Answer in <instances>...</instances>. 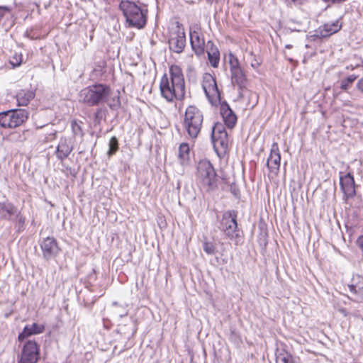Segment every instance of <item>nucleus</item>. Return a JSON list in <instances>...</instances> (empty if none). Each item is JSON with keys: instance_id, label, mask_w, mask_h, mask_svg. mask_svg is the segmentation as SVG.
I'll use <instances>...</instances> for the list:
<instances>
[{"instance_id": "obj_1", "label": "nucleus", "mask_w": 363, "mask_h": 363, "mask_svg": "<svg viewBox=\"0 0 363 363\" xmlns=\"http://www.w3.org/2000/svg\"><path fill=\"white\" fill-rule=\"evenodd\" d=\"M170 79L164 74L160 81V89L162 96L167 101L174 99L182 101L185 96V82L182 69L177 65L169 68Z\"/></svg>"}, {"instance_id": "obj_2", "label": "nucleus", "mask_w": 363, "mask_h": 363, "mask_svg": "<svg viewBox=\"0 0 363 363\" xmlns=\"http://www.w3.org/2000/svg\"><path fill=\"white\" fill-rule=\"evenodd\" d=\"M111 90L110 87L104 84H94L82 89L79 94V101L87 106H96L107 104L111 109L119 106L120 101L118 98L108 103Z\"/></svg>"}, {"instance_id": "obj_3", "label": "nucleus", "mask_w": 363, "mask_h": 363, "mask_svg": "<svg viewBox=\"0 0 363 363\" xmlns=\"http://www.w3.org/2000/svg\"><path fill=\"white\" fill-rule=\"evenodd\" d=\"M119 9L123 12L129 27L143 28L147 19V9H143L135 2L122 0Z\"/></svg>"}, {"instance_id": "obj_4", "label": "nucleus", "mask_w": 363, "mask_h": 363, "mask_svg": "<svg viewBox=\"0 0 363 363\" xmlns=\"http://www.w3.org/2000/svg\"><path fill=\"white\" fill-rule=\"evenodd\" d=\"M203 121V113L196 106L190 105L186 108L182 125L190 138H197L201 132Z\"/></svg>"}, {"instance_id": "obj_5", "label": "nucleus", "mask_w": 363, "mask_h": 363, "mask_svg": "<svg viewBox=\"0 0 363 363\" xmlns=\"http://www.w3.org/2000/svg\"><path fill=\"white\" fill-rule=\"evenodd\" d=\"M216 173L207 160H200L197 164L196 179L201 187L206 191L216 186Z\"/></svg>"}, {"instance_id": "obj_6", "label": "nucleus", "mask_w": 363, "mask_h": 363, "mask_svg": "<svg viewBox=\"0 0 363 363\" xmlns=\"http://www.w3.org/2000/svg\"><path fill=\"white\" fill-rule=\"evenodd\" d=\"M28 115V111L23 108L1 112L0 125L4 128H16L27 121Z\"/></svg>"}, {"instance_id": "obj_7", "label": "nucleus", "mask_w": 363, "mask_h": 363, "mask_svg": "<svg viewBox=\"0 0 363 363\" xmlns=\"http://www.w3.org/2000/svg\"><path fill=\"white\" fill-rule=\"evenodd\" d=\"M19 342L21 349L18 363H37L40 359V345L35 340Z\"/></svg>"}, {"instance_id": "obj_8", "label": "nucleus", "mask_w": 363, "mask_h": 363, "mask_svg": "<svg viewBox=\"0 0 363 363\" xmlns=\"http://www.w3.org/2000/svg\"><path fill=\"white\" fill-rule=\"evenodd\" d=\"M212 143L218 156L225 155L228 148V133L221 123H216L212 130Z\"/></svg>"}, {"instance_id": "obj_9", "label": "nucleus", "mask_w": 363, "mask_h": 363, "mask_svg": "<svg viewBox=\"0 0 363 363\" xmlns=\"http://www.w3.org/2000/svg\"><path fill=\"white\" fill-rule=\"evenodd\" d=\"M237 213L235 211H228L223 214L219 228L230 240L238 236Z\"/></svg>"}, {"instance_id": "obj_10", "label": "nucleus", "mask_w": 363, "mask_h": 363, "mask_svg": "<svg viewBox=\"0 0 363 363\" xmlns=\"http://www.w3.org/2000/svg\"><path fill=\"white\" fill-rule=\"evenodd\" d=\"M170 50L182 53L186 45V36L184 28L177 22L175 28L170 33L168 40Z\"/></svg>"}, {"instance_id": "obj_11", "label": "nucleus", "mask_w": 363, "mask_h": 363, "mask_svg": "<svg viewBox=\"0 0 363 363\" xmlns=\"http://www.w3.org/2000/svg\"><path fill=\"white\" fill-rule=\"evenodd\" d=\"M202 88L211 104H215L220 100V91L215 78L211 74H203Z\"/></svg>"}, {"instance_id": "obj_12", "label": "nucleus", "mask_w": 363, "mask_h": 363, "mask_svg": "<svg viewBox=\"0 0 363 363\" xmlns=\"http://www.w3.org/2000/svg\"><path fill=\"white\" fill-rule=\"evenodd\" d=\"M40 245L43 256L47 260L55 257L60 252V247L54 238L48 237L44 238Z\"/></svg>"}, {"instance_id": "obj_13", "label": "nucleus", "mask_w": 363, "mask_h": 363, "mask_svg": "<svg viewBox=\"0 0 363 363\" xmlns=\"http://www.w3.org/2000/svg\"><path fill=\"white\" fill-rule=\"evenodd\" d=\"M281 162V154L277 143H273L270 150V154L267 161V166L270 172L277 174L279 170Z\"/></svg>"}, {"instance_id": "obj_14", "label": "nucleus", "mask_w": 363, "mask_h": 363, "mask_svg": "<svg viewBox=\"0 0 363 363\" xmlns=\"http://www.w3.org/2000/svg\"><path fill=\"white\" fill-rule=\"evenodd\" d=\"M352 299L357 302L363 301V277L359 275L352 277L350 284H348Z\"/></svg>"}, {"instance_id": "obj_15", "label": "nucleus", "mask_w": 363, "mask_h": 363, "mask_svg": "<svg viewBox=\"0 0 363 363\" xmlns=\"http://www.w3.org/2000/svg\"><path fill=\"white\" fill-rule=\"evenodd\" d=\"M340 172V184L342 191L347 198H352L355 195L354 180L351 173L348 172L345 175H342Z\"/></svg>"}, {"instance_id": "obj_16", "label": "nucleus", "mask_w": 363, "mask_h": 363, "mask_svg": "<svg viewBox=\"0 0 363 363\" xmlns=\"http://www.w3.org/2000/svg\"><path fill=\"white\" fill-rule=\"evenodd\" d=\"M342 28V23L338 20L325 23L323 27H320L315 30V36L317 38H327L338 32Z\"/></svg>"}, {"instance_id": "obj_17", "label": "nucleus", "mask_w": 363, "mask_h": 363, "mask_svg": "<svg viewBox=\"0 0 363 363\" xmlns=\"http://www.w3.org/2000/svg\"><path fill=\"white\" fill-rule=\"evenodd\" d=\"M190 43L196 55H201L204 53L205 41L200 32L190 31Z\"/></svg>"}, {"instance_id": "obj_18", "label": "nucleus", "mask_w": 363, "mask_h": 363, "mask_svg": "<svg viewBox=\"0 0 363 363\" xmlns=\"http://www.w3.org/2000/svg\"><path fill=\"white\" fill-rule=\"evenodd\" d=\"M44 330L45 327L43 325L35 323L31 325H27L24 327L23 331L19 333L18 340V341L31 340L28 339V337L33 335L40 334Z\"/></svg>"}, {"instance_id": "obj_19", "label": "nucleus", "mask_w": 363, "mask_h": 363, "mask_svg": "<svg viewBox=\"0 0 363 363\" xmlns=\"http://www.w3.org/2000/svg\"><path fill=\"white\" fill-rule=\"evenodd\" d=\"M220 114L225 125L229 128H233L237 122V116L228 104L224 103L221 104Z\"/></svg>"}, {"instance_id": "obj_20", "label": "nucleus", "mask_w": 363, "mask_h": 363, "mask_svg": "<svg viewBox=\"0 0 363 363\" xmlns=\"http://www.w3.org/2000/svg\"><path fill=\"white\" fill-rule=\"evenodd\" d=\"M230 74L232 84L237 86L240 91L245 90L247 86L248 80L242 68L230 72Z\"/></svg>"}, {"instance_id": "obj_21", "label": "nucleus", "mask_w": 363, "mask_h": 363, "mask_svg": "<svg viewBox=\"0 0 363 363\" xmlns=\"http://www.w3.org/2000/svg\"><path fill=\"white\" fill-rule=\"evenodd\" d=\"M73 150L71 141L67 138H61L57 147L56 156L61 161L67 158Z\"/></svg>"}, {"instance_id": "obj_22", "label": "nucleus", "mask_w": 363, "mask_h": 363, "mask_svg": "<svg viewBox=\"0 0 363 363\" xmlns=\"http://www.w3.org/2000/svg\"><path fill=\"white\" fill-rule=\"evenodd\" d=\"M35 93L31 90H21L16 94V101L19 106H27L34 98Z\"/></svg>"}, {"instance_id": "obj_23", "label": "nucleus", "mask_w": 363, "mask_h": 363, "mask_svg": "<svg viewBox=\"0 0 363 363\" xmlns=\"http://www.w3.org/2000/svg\"><path fill=\"white\" fill-rule=\"evenodd\" d=\"M16 208L11 203L0 202V215L3 218L9 219L10 216L15 214Z\"/></svg>"}, {"instance_id": "obj_24", "label": "nucleus", "mask_w": 363, "mask_h": 363, "mask_svg": "<svg viewBox=\"0 0 363 363\" xmlns=\"http://www.w3.org/2000/svg\"><path fill=\"white\" fill-rule=\"evenodd\" d=\"M208 58L211 65L217 67L220 61V52L218 49L211 44V48L207 50Z\"/></svg>"}, {"instance_id": "obj_25", "label": "nucleus", "mask_w": 363, "mask_h": 363, "mask_svg": "<svg viewBox=\"0 0 363 363\" xmlns=\"http://www.w3.org/2000/svg\"><path fill=\"white\" fill-rule=\"evenodd\" d=\"M178 158L182 165H185L189 160V146L187 143H182L179 147Z\"/></svg>"}, {"instance_id": "obj_26", "label": "nucleus", "mask_w": 363, "mask_h": 363, "mask_svg": "<svg viewBox=\"0 0 363 363\" xmlns=\"http://www.w3.org/2000/svg\"><path fill=\"white\" fill-rule=\"evenodd\" d=\"M276 363H296L292 356L284 350L277 354Z\"/></svg>"}, {"instance_id": "obj_27", "label": "nucleus", "mask_w": 363, "mask_h": 363, "mask_svg": "<svg viewBox=\"0 0 363 363\" xmlns=\"http://www.w3.org/2000/svg\"><path fill=\"white\" fill-rule=\"evenodd\" d=\"M357 78V76L354 74H351L347 77L346 79L341 81L340 89L344 91H347L352 87L353 82Z\"/></svg>"}, {"instance_id": "obj_28", "label": "nucleus", "mask_w": 363, "mask_h": 363, "mask_svg": "<svg viewBox=\"0 0 363 363\" xmlns=\"http://www.w3.org/2000/svg\"><path fill=\"white\" fill-rule=\"evenodd\" d=\"M82 121H79L77 120L72 121L71 127H72V130L74 135L80 136V137L83 136L84 133L82 130Z\"/></svg>"}, {"instance_id": "obj_29", "label": "nucleus", "mask_w": 363, "mask_h": 363, "mask_svg": "<svg viewBox=\"0 0 363 363\" xmlns=\"http://www.w3.org/2000/svg\"><path fill=\"white\" fill-rule=\"evenodd\" d=\"M108 147H109V149L108 151V156H111L117 152V150L118 149V139L116 136H113L111 138L109 143H108Z\"/></svg>"}, {"instance_id": "obj_30", "label": "nucleus", "mask_w": 363, "mask_h": 363, "mask_svg": "<svg viewBox=\"0 0 363 363\" xmlns=\"http://www.w3.org/2000/svg\"><path fill=\"white\" fill-rule=\"evenodd\" d=\"M113 306L117 308L115 311V313L118 315L120 318L125 317L128 315V310L126 309L128 304L120 305L118 302H113Z\"/></svg>"}, {"instance_id": "obj_31", "label": "nucleus", "mask_w": 363, "mask_h": 363, "mask_svg": "<svg viewBox=\"0 0 363 363\" xmlns=\"http://www.w3.org/2000/svg\"><path fill=\"white\" fill-rule=\"evenodd\" d=\"M229 58L230 72H235L237 69H242V67L240 65L238 59L235 55H233V54H230Z\"/></svg>"}, {"instance_id": "obj_32", "label": "nucleus", "mask_w": 363, "mask_h": 363, "mask_svg": "<svg viewBox=\"0 0 363 363\" xmlns=\"http://www.w3.org/2000/svg\"><path fill=\"white\" fill-rule=\"evenodd\" d=\"M22 62V55L15 53L10 60V63L13 67H18Z\"/></svg>"}, {"instance_id": "obj_33", "label": "nucleus", "mask_w": 363, "mask_h": 363, "mask_svg": "<svg viewBox=\"0 0 363 363\" xmlns=\"http://www.w3.org/2000/svg\"><path fill=\"white\" fill-rule=\"evenodd\" d=\"M203 249L206 253L209 255H213L215 253L216 247L211 242H204Z\"/></svg>"}, {"instance_id": "obj_34", "label": "nucleus", "mask_w": 363, "mask_h": 363, "mask_svg": "<svg viewBox=\"0 0 363 363\" xmlns=\"http://www.w3.org/2000/svg\"><path fill=\"white\" fill-rule=\"evenodd\" d=\"M250 55L252 57V60L250 62L251 67L254 69H257L260 66L262 61L259 58L257 57L252 52H250Z\"/></svg>"}, {"instance_id": "obj_35", "label": "nucleus", "mask_w": 363, "mask_h": 363, "mask_svg": "<svg viewBox=\"0 0 363 363\" xmlns=\"http://www.w3.org/2000/svg\"><path fill=\"white\" fill-rule=\"evenodd\" d=\"M287 4L291 5H299L301 4L305 0H286Z\"/></svg>"}, {"instance_id": "obj_36", "label": "nucleus", "mask_w": 363, "mask_h": 363, "mask_svg": "<svg viewBox=\"0 0 363 363\" xmlns=\"http://www.w3.org/2000/svg\"><path fill=\"white\" fill-rule=\"evenodd\" d=\"M357 89L363 94V77L358 80L357 83Z\"/></svg>"}, {"instance_id": "obj_37", "label": "nucleus", "mask_w": 363, "mask_h": 363, "mask_svg": "<svg viewBox=\"0 0 363 363\" xmlns=\"http://www.w3.org/2000/svg\"><path fill=\"white\" fill-rule=\"evenodd\" d=\"M357 244L363 252V235L358 238L357 240Z\"/></svg>"}, {"instance_id": "obj_38", "label": "nucleus", "mask_w": 363, "mask_h": 363, "mask_svg": "<svg viewBox=\"0 0 363 363\" xmlns=\"http://www.w3.org/2000/svg\"><path fill=\"white\" fill-rule=\"evenodd\" d=\"M357 67H358L357 65V66L350 65V66L347 67V69H350V70H353V69H354Z\"/></svg>"}, {"instance_id": "obj_39", "label": "nucleus", "mask_w": 363, "mask_h": 363, "mask_svg": "<svg viewBox=\"0 0 363 363\" xmlns=\"http://www.w3.org/2000/svg\"><path fill=\"white\" fill-rule=\"evenodd\" d=\"M340 312H341L342 313H343V314H344V315H345V316H346V315H347V314H346V310H345V309L342 308V309H340Z\"/></svg>"}, {"instance_id": "obj_40", "label": "nucleus", "mask_w": 363, "mask_h": 363, "mask_svg": "<svg viewBox=\"0 0 363 363\" xmlns=\"http://www.w3.org/2000/svg\"><path fill=\"white\" fill-rule=\"evenodd\" d=\"M285 48H286V49H291V48H292V45H290V44H288V45H285Z\"/></svg>"}, {"instance_id": "obj_41", "label": "nucleus", "mask_w": 363, "mask_h": 363, "mask_svg": "<svg viewBox=\"0 0 363 363\" xmlns=\"http://www.w3.org/2000/svg\"><path fill=\"white\" fill-rule=\"evenodd\" d=\"M323 1L326 2V3H329V2L335 3L334 0H323Z\"/></svg>"}, {"instance_id": "obj_42", "label": "nucleus", "mask_w": 363, "mask_h": 363, "mask_svg": "<svg viewBox=\"0 0 363 363\" xmlns=\"http://www.w3.org/2000/svg\"><path fill=\"white\" fill-rule=\"evenodd\" d=\"M218 0H207V1L210 4H212L213 1H218Z\"/></svg>"}, {"instance_id": "obj_43", "label": "nucleus", "mask_w": 363, "mask_h": 363, "mask_svg": "<svg viewBox=\"0 0 363 363\" xmlns=\"http://www.w3.org/2000/svg\"><path fill=\"white\" fill-rule=\"evenodd\" d=\"M99 113H100V111H99V110H98V111H96V114H95L96 118H97V117H98V115L99 114Z\"/></svg>"}]
</instances>
